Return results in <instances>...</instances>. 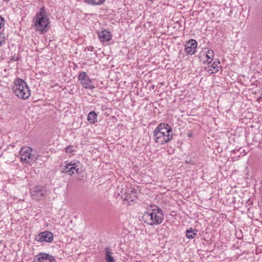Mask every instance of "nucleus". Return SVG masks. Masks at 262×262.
<instances>
[{"label":"nucleus","instance_id":"obj_1","mask_svg":"<svg viewBox=\"0 0 262 262\" xmlns=\"http://www.w3.org/2000/svg\"><path fill=\"white\" fill-rule=\"evenodd\" d=\"M172 130L167 123H160L153 132V139L156 143L162 145L169 142L172 138Z\"/></svg>","mask_w":262,"mask_h":262},{"label":"nucleus","instance_id":"obj_2","mask_svg":"<svg viewBox=\"0 0 262 262\" xmlns=\"http://www.w3.org/2000/svg\"><path fill=\"white\" fill-rule=\"evenodd\" d=\"M142 220L146 224L150 225H158L162 223L164 220L163 212L161 208L149 209L145 212L142 216Z\"/></svg>","mask_w":262,"mask_h":262},{"label":"nucleus","instance_id":"obj_3","mask_svg":"<svg viewBox=\"0 0 262 262\" xmlns=\"http://www.w3.org/2000/svg\"><path fill=\"white\" fill-rule=\"evenodd\" d=\"M12 89L15 95L22 99H26L30 96V91L27 83L21 78L14 80Z\"/></svg>","mask_w":262,"mask_h":262},{"label":"nucleus","instance_id":"obj_4","mask_svg":"<svg viewBox=\"0 0 262 262\" xmlns=\"http://www.w3.org/2000/svg\"><path fill=\"white\" fill-rule=\"evenodd\" d=\"M34 18L36 20L34 24L36 30L43 32H46L49 28L50 20L46 16L45 7H42L40 9V11L38 12Z\"/></svg>","mask_w":262,"mask_h":262},{"label":"nucleus","instance_id":"obj_5","mask_svg":"<svg viewBox=\"0 0 262 262\" xmlns=\"http://www.w3.org/2000/svg\"><path fill=\"white\" fill-rule=\"evenodd\" d=\"M74 170L78 174H80L83 171V168L79 161L72 163V162L68 163L65 168L64 172L72 176L74 174Z\"/></svg>","mask_w":262,"mask_h":262},{"label":"nucleus","instance_id":"obj_6","mask_svg":"<svg viewBox=\"0 0 262 262\" xmlns=\"http://www.w3.org/2000/svg\"><path fill=\"white\" fill-rule=\"evenodd\" d=\"M78 80L82 86L86 89L93 90L95 86L92 83V80L89 78L85 72H80L78 76Z\"/></svg>","mask_w":262,"mask_h":262},{"label":"nucleus","instance_id":"obj_7","mask_svg":"<svg viewBox=\"0 0 262 262\" xmlns=\"http://www.w3.org/2000/svg\"><path fill=\"white\" fill-rule=\"evenodd\" d=\"M47 191L45 187L37 185L34 187L31 191V195L33 200L39 201L46 195Z\"/></svg>","mask_w":262,"mask_h":262},{"label":"nucleus","instance_id":"obj_8","mask_svg":"<svg viewBox=\"0 0 262 262\" xmlns=\"http://www.w3.org/2000/svg\"><path fill=\"white\" fill-rule=\"evenodd\" d=\"M32 148L27 147H22L20 151V160L23 162L27 163H33L32 160L35 159V155L32 154Z\"/></svg>","mask_w":262,"mask_h":262},{"label":"nucleus","instance_id":"obj_9","mask_svg":"<svg viewBox=\"0 0 262 262\" xmlns=\"http://www.w3.org/2000/svg\"><path fill=\"white\" fill-rule=\"evenodd\" d=\"M35 240L40 242L51 243L53 241V234L50 231H42L35 236Z\"/></svg>","mask_w":262,"mask_h":262},{"label":"nucleus","instance_id":"obj_10","mask_svg":"<svg viewBox=\"0 0 262 262\" xmlns=\"http://www.w3.org/2000/svg\"><path fill=\"white\" fill-rule=\"evenodd\" d=\"M214 52L212 50H207L203 51L199 54L200 61H203V63L207 62L208 64L211 63L213 60Z\"/></svg>","mask_w":262,"mask_h":262},{"label":"nucleus","instance_id":"obj_11","mask_svg":"<svg viewBox=\"0 0 262 262\" xmlns=\"http://www.w3.org/2000/svg\"><path fill=\"white\" fill-rule=\"evenodd\" d=\"M197 47V42L195 40L190 39L185 45V52L189 55H192L194 54L196 51Z\"/></svg>","mask_w":262,"mask_h":262},{"label":"nucleus","instance_id":"obj_12","mask_svg":"<svg viewBox=\"0 0 262 262\" xmlns=\"http://www.w3.org/2000/svg\"><path fill=\"white\" fill-rule=\"evenodd\" d=\"M36 257V261L33 262H57L53 256L46 253H39Z\"/></svg>","mask_w":262,"mask_h":262},{"label":"nucleus","instance_id":"obj_13","mask_svg":"<svg viewBox=\"0 0 262 262\" xmlns=\"http://www.w3.org/2000/svg\"><path fill=\"white\" fill-rule=\"evenodd\" d=\"M221 62L218 59H215L214 61L210 64H208V67L206 68L207 71L210 74L216 73L219 71Z\"/></svg>","mask_w":262,"mask_h":262},{"label":"nucleus","instance_id":"obj_14","mask_svg":"<svg viewBox=\"0 0 262 262\" xmlns=\"http://www.w3.org/2000/svg\"><path fill=\"white\" fill-rule=\"evenodd\" d=\"M137 195L138 191L137 190L134 188L128 189L126 192L124 200L128 202H133L137 198Z\"/></svg>","mask_w":262,"mask_h":262},{"label":"nucleus","instance_id":"obj_15","mask_svg":"<svg viewBox=\"0 0 262 262\" xmlns=\"http://www.w3.org/2000/svg\"><path fill=\"white\" fill-rule=\"evenodd\" d=\"M98 36L101 42H107L110 41L112 38L110 32L105 29L99 32Z\"/></svg>","mask_w":262,"mask_h":262},{"label":"nucleus","instance_id":"obj_16","mask_svg":"<svg viewBox=\"0 0 262 262\" xmlns=\"http://www.w3.org/2000/svg\"><path fill=\"white\" fill-rule=\"evenodd\" d=\"M104 253V258L106 262H115L113 250L110 247L105 248Z\"/></svg>","mask_w":262,"mask_h":262},{"label":"nucleus","instance_id":"obj_17","mask_svg":"<svg viewBox=\"0 0 262 262\" xmlns=\"http://www.w3.org/2000/svg\"><path fill=\"white\" fill-rule=\"evenodd\" d=\"M88 120L91 123L97 122V114L94 111L90 112L88 115Z\"/></svg>","mask_w":262,"mask_h":262},{"label":"nucleus","instance_id":"obj_18","mask_svg":"<svg viewBox=\"0 0 262 262\" xmlns=\"http://www.w3.org/2000/svg\"><path fill=\"white\" fill-rule=\"evenodd\" d=\"M197 231H194L192 228L186 230V236L187 238L193 239L196 235Z\"/></svg>","mask_w":262,"mask_h":262},{"label":"nucleus","instance_id":"obj_19","mask_svg":"<svg viewBox=\"0 0 262 262\" xmlns=\"http://www.w3.org/2000/svg\"><path fill=\"white\" fill-rule=\"evenodd\" d=\"M105 0H85L90 5H100L103 4Z\"/></svg>","mask_w":262,"mask_h":262},{"label":"nucleus","instance_id":"obj_20","mask_svg":"<svg viewBox=\"0 0 262 262\" xmlns=\"http://www.w3.org/2000/svg\"><path fill=\"white\" fill-rule=\"evenodd\" d=\"M6 43V40H5V36L2 34H0V47L5 44Z\"/></svg>","mask_w":262,"mask_h":262},{"label":"nucleus","instance_id":"obj_21","mask_svg":"<svg viewBox=\"0 0 262 262\" xmlns=\"http://www.w3.org/2000/svg\"><path fill=\"white\" fill-rule=\"evenodd\" d=\"M31 153H32V154L35 155V159H33L34 160H32V162H33L35 161L37 159H38L39 155L37 154V152L35 150H33L32 149Z\"/></svg>","mask_w":262,"mask_h":262},{"label":"nucleus","instance_id":"obj_22","mask_svg":"<svg viewBox=\"0 0 262 262\" xmlns=\"http://www.w3.org/2000/svg\"><path fill=\"white\" fill-rule=\"evenodd\" d=\"M71 146H68L65 148V151L67 153L72 154L74 151L71 149Z\"/></svg>","mask_w":262,"mask_h":262},{"label":"nucleus","instance_id":"obj_23","mask_svg":"<svg viewBox=\"0 0 262 262\" xmlns=\"http://www.w3.org/2000/svg\"><path fill=\"white\" fill-rule=\"evenodd\" d=\"M5 19L4 18L0 15V29L2 28L4 24H5Z\"/></svg>","mask_w":262,"mask_h":262},{"label":"nucleus","instance_id":"obj_24","mask_svg":"<svg viewBox=\"0 0 262 262\" xmlns=\"http://www.w3.org/2000/svg\"><path fill=\"white\" fill-rule=\"evenodd\" d=\"M11 60L16 61H17L18 60V58L17 57H15V56H14L13 57H11Z\"/></svg>","mask_w":262,"mask_h":262},{"label":"nucleus","instance_id":"obj_25","mask_svg":"<svg viewBox=\"0 0 262 262\" xmlns=\"http://www.w3.org/2000/svg\"><path fill=\"white\" fill-rule=\"evenodd\" d=\"M188 137H191L192 136V134L191 133H190L188 135Z\"/></svg>","mask_w":262,"mask_h":262},{"label":"nucleus","instance_id":"obj_26","mask_svg":"<svg viewBox=\"0 0 262 262\" xmlns=\"http://www.w3.org/2000/svg\"><path fill=\"white\" fill-rule=\"evenodd\" d=\"M6 2H8L9 0H5Z\"/></svg>","mask_w":262,"mask_h":262},{"label":"nucleus","instance_id":"obj_27","mask_svg":"<svg viewBox=\"0 0 262 262\" xmlns=\"http://www.w3.org/2000/svg\"><path fill=\"white\" fill-rule=\"evenodd\" d=\"M149 1H151V2H152L154 0H149Z\"/></svg>","mask_w":262,"mask_h":262}]
</instances>
